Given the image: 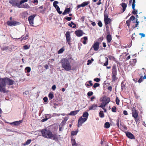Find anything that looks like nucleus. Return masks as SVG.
Wrapping results in <instances>:
<instances>
[{
  "label": "nucleus",
  "mask_w": 146,
  "mask_h": 146,
  "mask_svg": "<svg viewBox=\"0 0 146 146\" xmlns=\"http://www.w3.org/2000/svg\"><path fill=\"white\" fill-rule=\"evenodd\" d=\"M71 60L67 58H63L60 61L62 67L66 71H69L72 70Z\"/></svg>",
  "instance_id": "f257e3e1"
},
{
  "label": "nucleus",
  "mask_w": 146,
  "mask_h": 146,
  "mask_svg": "<svg viewBox=\"0 0 146 146\" xmlns=\"http://www.w3.org/2000/svg\"><path fill=\"white\" fill-rule=\"evenodd\" d=\"M42 135L46 138L55 140L56 137V135L52 134L50 129L46 128L42 129L41 131Z\"/></svg>",
  "instance_id": "f03ea898"
},
{
  "label": "nucleus",
  "mask_w": 146,
  "mask_h": 146,
  "mask_svg": "<svg viewBox=\"0 0 146 146\" xmlns=\"http://www.w3.org/2000/svg\"><path fill=\"white\" fill-rule=\"evenodd\" d=\"M14 81L7 77L0 78V85L3 87L5 88L6 84L9 86L11 85L14 84Z\"/></svg>",
  "instance_id": "7ed1b4c3"
},
{
  "label": "nucleus",
  "mask_w": 146,
  "mask_h": 146,
  "mask_svg": "<svg viewBox=\"0 0 146 146\" xmlns=\"http://www.w3.org/2000/svg\"><path fill=\"white\" fill-rule=\"evenodd\" d=\"M117 75V66L115 64H114L113 66L111 73L112 82H115L116 80L117 79L116 77Z\"/></svg>",
  "instance_id": "20e7f679"
},
{
  "label": "nucleus",
  "mask_w": 146,
  "mask_h": 146,
  "mask_svg": "<svg viewBox=\"0 0 146 146\" xmlns=\"http://www.w3.org/2000/svg\"><path fill=\"white\" fill-rule=\"evenodd\" d=\"M104 21L106 25L111 24L112 21L111 19L108 17V15L107 14L104 13Z\"/></svg>",
  "instance_id": "39448f33"
},
{
  "label": "nucleus",
  "mask_w": 146,
  "mask_h": 146,
  "mask_svg": "<svg viewBox=\"0 0 146 146\" xmlns=\"http://www.w3.org/2000/svg\"><path fill=\"white\" fill-rule=\"evenodd\" d=\"M65 36L66 38V41L69 46L71 45V37L69 31L66 32L65 34Z\"/></svg>",
  "instance_id": "423d86ee"
},
{
  "label": "nucleus",
  "mask_w": 146,
  "mask_h": 146,
  "mask_svg": "<svg viewBox=\"0 0 146 146\" xmlns=\"http://www.w3.org/2000/svg\"><path fill=\"white\" fill-rule=\"evenodd\" d=\"M9 3L14 6H17L19 8H20L19 5V0H10Z\"/></svg>",
  "instance_id": "0eeeda50"
},
{
  "label": "nucleus",
  "mask_w": 146,
  "mask_h": 146,
  "mask_svg": "<svg viewBox=\"0 0 146 146\" xmlns=\"http://www.w3.org/2000/svg\"><path fill=\"white\" fill-rule=\"evenodd\" d=\"M132 116L134 118H137L138 116V111L136 110L135 108L133 107L131 109Z\"/></svg>",
  "instance_id": "6e6552de"
},
{
  "label": "nucleus",
  "mask_w": 146,
  "mask_h": 146,
  "mask_svg": "<svg viewBox=\"0 0 146 146\" xmlns=\"http://www.w3.org/2000/svg\"><path fill=\"white\" fill-rule=\"evenodd\" d=\"M87 120V118H83L82 117H80L78 120V127L81 126L83 123L86 121Z\"/></svg>",
  "instance_id": "1a4fd4ad"
},
{
  "label": "nucleus",
  "mask_w": 146,
  "mask_h": 146,
  "mask_svg": "<svg viewBox=\"0 0 146 146\" xmlns=\"http://www.w3.org/2000/svg\"><path fill=\"white\" fill-rule=\"evenodd\" d=\"M100 43L98 42H95L94 43L92 47L90 49L91 50L92 48H93L95 51H97L99 48Z\"/></svg>",
  "instance_id": "9d476101"
},
{
  "label": "nucleus",
  "mask_w": 146,
  "mask_h": 146,
  "mask_svg": "<svg viewBox=\"0 0 146 146\" xmlns=\"http://www.w3.org/2000/svg\"><path fill=\"white\" fill-rule=\"evenodd\" d=\"M36 16L35 14L29 17L28 20L29 21V24L33 26V21L34 18Z\"/></svg>",
  "instance_id": "9b49d317"
},
{
  "label": "nucleus",
  "mask_w": 146,
  "mask_h": 146,
  "mask_svg": "<svg viewBox=\"0 0 146 146\" xmlns=\"http://www.w3.org/2000/svg\"><path fill=\"white\" fill-rule=\"evenodd\" d=\"M20 23L19 22H17L15 21H8L7 22V25L9 26H16L17 25H19Z\"/></svg>",
  "instance_id": "f8f14e48"
},
{
  "label": "nucleus",
  "mask_w": 146,
  "mask_h": 146,
  "mask_svg": "<svg viewBox=\"0 0 146 146\" xmlns=\"http://www.w3.org/2000/svg\"><path fill=\"white\" fill-rule=\"evenodd\" d=\"M102 101L107 105L110 101V98L106 96H104L102 98Z\"/></svg>",
  "instance_id": "ddd939ff"
},
{
  "label": "nucleus",
  "mask_w": 146,
  "mask_h": 146,
  "mask_svg": "<svg viewBox=\"0 0 146 146\" xmlns=\"http://www.w3.org/2000/svg\"><path fill=\"white\" fill-rule=\"evenodd\" d=\"M106 39L107 40V42L108 46H110L109 43L111 42L112 40V36L110 34L109 32H108V34L106 36Z\"/></svg>",
  "instance_id": "4468645a"
},
{
  "label": "nucleus",
  "mask_w": 146,
  "mask_h": 146,
  "mask_svg": "<svg viewBox=\"0 0 146 146\" xmlns=\"http://www.w3.org/2000/svg\"><path fill=\"white\" fill-rule=\"evenodd\" d=\"M83 31L81 30H77L74 32L75 34L78 37H80L83 35Z\"/></svg>",
  "instance_id": "2eb2a0df"
},
{
  "label": "nucleus",
  "mask_w": 146,
  "mask_h": 146,
  "mask_svg": "<svg viewBox=\"0 0 146 146\" xmlns=\"http://www.w3.org/2000/svg\"><path fill=\"white\" fill-rule=\"evenodd\" d=\"M127 137L131 139H135L134 136L130 132H125Z\"/></svg>",
  "instance_id": "dca6fc26"
},
{
  "label": "nucleus",
  "mask_w": 146,
  "mask_h": 146,
  "mask_svg": "<svg viewBox=\"0 0 146 146\" xmlns=\"http://www.w3.org/2000/svg\"><path fill=\"white\" fill-rule=\"evenodd\" d=\"M137 60L135 59H131L130 60L129 64L132 66H134L136 63Z\"/></svg>",
  "instance_id": "f3484780"
},
{
  "label": "nucleus",
  "mask_w": 146,
  "mask_h": 146,
  "mask_svg": "<svg viewBox=\"0 0 146 146\" xmlns=\"http://www.w3.org/2000/svg\"><path fill=\"white\" fill-rule=\"evenodd\" d=\"M79 111V110H77L74 111H71L70 112L69 114V115L72 116H74L78 113Z\"/></svg>",
  "instance_id": "a211bd4d"
},
{
  "label": "nucleus",
  "mask_w": 146,
  "mask_h": 146,
  "mask_svg": "<svg viewBox=\"0 0 146 146\" xmlns=\"http://www.w3.org/2000/svg\"><path fill=\"white\" fill-rule=\"evenodd\" d=\"M97 107V105L95 104H94L91 106H90L89 108V110H95L96 109V107Z\"/></svg>",
  "instance_id": "6ab92c4d"
},
{
  "label": "nucleus",
  "mask_w": 146,
  "mask_h": 146,
  "mask_svg": "<svg viewBox=\"0 0 146 146\" xmlns=\"http://www.w3.org/2000/svg\"><path fill=\"white\" fill-rule=\"evenodd\" d=\"M121 6L122 7L123 9V12H124L126 8L127 7V4L125 3H123L121 4Z\"/></svg>",
  "instance_id": "aec40b11"
},
{
  "label": "nucleus",
  "mask_w": 146,
  "mask_h": 146,
  "mask_svg": "<svg viewBox=\"0 0 146 146\" xmlns=\"http://www.w3.org/2000/svg\"><path fill=\"white\" fill-rule=\"evenodd\" d=\"M70 11V8H68L66 9L64 12L62 13L63 15H65L67 13H69Z\"/></svg>",
  "instance_id": "412c9836"
},
{
  "label": "nucleus",
  "mask_w": 146,
  "mask_h": 146,
  "mask_svg": "<svg viewBox=\"0 0 146 146\" xmlns=\"http://www.w3.org/2000/svg\"><path fill=\"white\" fill-rule=\"evenodd\" d=\"M137 20V19H136V22L135 23V24H133V25H132V28L133 29H134L136 27H137L138 25L139 24V22Z\"/></svg>",
  "instance_id": "4be33fe9"
},
{
  "label": "nucleus",
  "mask_w": 146,
  "mask_h": 146,
  "mask_svg": "<svg viewBox=\"0 0 146 146\" xmlns=\"http://www.w3.org/2000/svg\"><path fill=\"white\" fill-rule=\"evenodd\" d=\"M121 86L122 90H125L126 89V86L123 81L122 82Z\"/></svg>",
  "instance_id": "5701e85b"
},
{
  "label": "nucleus",
  "mask_w": 146,
  "mask_h": 146,
  "mask_svg": "<svg viewBox=\"0 0 146 146\" xmlns=\"http://www.w3.org/2000/svg\"><path fill=\"white\" fill-rule=\"evenodd\" d=\"M110 126V124L108 122L105 123L104 125V127L106 129L109 128Z\"/></svg>",
  "instance_id": "b1692460"
},
{
  "label": "nucleus",
  "mask_w": 146,
  "mask_h": 146,
  "mask_svg": "<svg viewBox=\"0 0 146 146\" xmlns=\"http://www.w3.org/2000/svg\"><path fill=\"white\" fill-rule=\"evenodd\" d=\"M71 143L72 145L74 146L75 145L77 146L78 145V144L76 143V141L75 139H71Z\"/></svg>",
  "instance_id": "393cba45"
},
{
  "label": "nucleus",
  "mask_w": 146,
  "mask_h": 146,
  "mask_svg": "<svg viewBox=\"0 0 146 146\" xmlns=\"http://www.w3.org/2000/svg\"><path fill=\"white\" fill-rule=\"evenodd\" d=\"M68 119V117H66L64 118V119L63 120L62 122L61 123L62 124V125H65L66 121Z\"/></svg>",
  "instance_id": "a878e982"
},
{
  "label": "nucleus",
  "mask_w": 146,
  "mask_h": 146,
  "mask_svg": "<svg viewBox=\"0 0 146 146\" xmlns=\"http://www.w3.org/2000/svg\"><path fill=\"white\" fill-rule=\"evenodd\" d=\"M99 116L101 118H103L104 117V114L102 111H100L99 113Z\"/></svg>",
  "instance_id": "bb28decb"
},
{
  "label": "nucleus",
  "mask_w": 146,
  "mask_h": 146,
  "mask_svg": "<svg viewBox=\"0 0 146 146\" xmlns=\"http://www.w3.org/2000/svg\"><path fill=\"white\" fill-rule=\"evenodd\" d=\"M31 141V140L30 139L27 140L25 143H23V145L24 146H25L29 144Z\"/></svg>",
  "instance_id": "cd10ccee"
},
{
  "label": "nucleus",
  "mask_w": 146,
  "mask_h": 146,
  "mask_svg": "<svg viewBox=\"0 0 146 146\" xmlns=\"http://www.w3.org/2000/svg\"><path fill=\"white\" fill-rule=\"evenodd\" d=\"M90 3L89 1H85L82 3L81 4L82 6V7H84Z\"/></svg>",
  "instance_id": "c85d7f7f"
},
{
  "label": "nucleus",
  "mask_w": 146,
  "mask_h": 146,
  "mask_svg": "<svg viewBox=\"0 0 146 146\" xmlns=\"http://www.w3.org/2000/svg\"><path fill=\"white\" fill-rule=\"evenodd\" d=\"M106 105L103 102H102L100 105L98 106L100 108H102V109H104L105 108V106Z\"/></svg>",
  "instance_id": "c756f323"
},
{
  "label": "nucleus",
  "mask_w": 146,
  "mask_h": 146,
  "mask_svg": "<svg viewBox=\"0 0 146 146\" xmlns=\"http://www.w3.org/2000/svg\"><path fill=\"white\" fill-rule=\"evenodd\" d=\"M58 2L57 1H55L53 3V6L56 9L59 7L56 4H58Z\"/></svg>",
  "instance_id": "7c9ffc66"
},
{
  "label": "nucleus",
  "mask_w": 146,
  "mask_h": 146,
  "mask_svg": "<svg viewBox=\"0 0 146 146\" xmlns=\"http://www.w3.org/2000/svg\"><path fill=\"white\" fill-rule=\"evenodd\" d=\"M135 17L134 16L132 15L130 17L129 19L131 21H132L133 23H135Z\"/></svg>",
  "instance_id": "2f4dec72"
},
{
  "label": "nucleus",
  "mask_w": 146,
  "mask_h": 146,
  "mask_svg": "<svg viewBox=\"0 0 146 146\" xmlns=\"http://www.w3.org/2000/svg\"><path fill=\"white\" fill-rule=\"evenodd\" d=\"M88 115L89 114L88 112H85L83 113L82 117H84V118H87V119Z\"/></svg>",
  "instance_id": "473e14b6"
},
{
  "label": "nucleus",
  "mask_w": 146,
  "mask_h": 146,
  "mask_svg": "<svg viewBox=\"0 0 146 146\" xmlns=\"http://www.w3.org/2000/svg\"><path fill=\"white\" fill-rule=\"evenodd\" d=\"M108 64V60L106 57H105V62L104 64V66H106Z\"/></svg>",
  "instance_id": "72a5a7b5"
},
{
  "label": "nucleus",
  "mask_w": 146,
  "mask_h": 146,
  "mask_svg": "<svg viewBox=\"0 0 146 146\" xmlns=\"http://www.w3.org/2000/svg\"><path fill=\"white\" fill-rule=\"evenodd\" d=\"M23 36H22L21 37V38H22L21 40V41H22L23 40H25L28 39L29 37V35L28 34H27L25 36L23 37Z\"/></svg>",
  "instance_id": "f704fd0d"
},
{
  "label": "nucleus",
  "mask_w": 146,
  "mask_h": 146,
  "mask_svg": "<svg viewBox=\"0 0 146 146\" xmlns=\"http://www.w3.org/2000/svg\"><path fill=\"white\" fill-rule=\"evenodd\" d=\"M84 39L83 41H82V43L84 44H86V41L88 40L86 36H84L83 37Z\"/></svg>",
  "instance_id": "c9c22d12"
},
{
  "label": "nucleus",
  "mask_w": 146,
  "mask_h": 146,
  "mask_svg": "<svg viewBox=\"0 0 146 146\" xmlns=\"http://www.w3.org/2000/svg\"><path fill=\"white\" fill-rule=\"evenodd\" d=\"M48 96L50 100L53 99L54 98V95L51 92L49 93Z\"/></svg>",
  "instance_id": "e433bc0d"
},
{
  "label": "nucleus",
  "mask_w": 146,
  "mask_h": 146,
  "mask_svg": "<svg viewBox=\"0 0 146 146\" xmlns=\"http://www.w3.org/2000/svg\"><path fill=\"white\" fill-rule=\"evenodd\" d=\"M21 7V8H28L30 7L29 5L26 3L23 5Z\"/></svg>",
  "instance_id": "4c0bfd02"
},
{
  "label": "nucleus",
  "mask_w": 146,
  "mask_h": 146,
  "mask_svg": "<svg viewBox=\"0 0 146 146\" xmlns=\"http://www.w3.org/2000/svg\"><path fill=\"white\" fill-rule=\"evenodd\" d=\"M15 121L14 122H13V123H11V124L14 125H18L20 124V121Z\"/></svg>",
  "instance_id": "58836bf2"
},
{
  "label": "nucleus",
  "mask_w": 146,
  "mask_h": 146,
  "mask_svg": "<svg viewBox=\"0 0 146 146\" xmlns=\"http://www.w3.org/2000/svg\"><path fill=\"white\" fill-rule=\"evenodd\" d=\"M25 72L29 73L31 71V68L30 67H27L25 68Z\"/></svg>",
  "instance_id": "ea45409f"
},
{
  "label": "nucleus",
  "mask_w": 146,
  "mask_h": 146,
  "mask_svg": "<svg viewBox=\"0 0 146 146\" xmlns=\"http://www.w3.org/2000/svg\"><path fill=\"white\" fill-rule=\"evenodd\" d=\"M119 102H120V100H119V99L118 97L117 96H116V99H115V102H116V104L118 105H119Z\"/></svg>",
  "instance_id": "a19ab883"
},
{
  "label": "nucleus",
  "mask_w": 146,
  "mask_h": 146,
  "mask_svg": "<svg viewBox=\"0 0 146 146\" xmlns=\"http://www.w3.org/2000/svg\"><path fill=\"white\" fill-rule=\"evenodd\" d=\"M3 92L4 93H5L6 92L5 88H3L0 85V92Z\"/></svg>",
  "instance_id": "79ce46f5"
},
{
  "label": "nucleus",
  "mask_w": 146,
  "mask_h": 146,
  "mask_svg": "<svg viewBox=\"0 0 146 146\" xmlns=\"http://www.w3.org/2000/svg\"><path fill=\"white\" fill-rule=\"evenodd\" d=\"M64 49L63 48H61L58 51V54H61L62 53L63 51H64Z\"/></svg>",
  "instance_id": "37998d69"
},
{
  "label": "nucleus",
  "mask_w": 146,
  "mask_h": 146,
  "mask_svg": "<svg viewBox=\"0 0 146 146\" xmlns=\"http://www.w3.org/2000/svg\"><path fill=\"white\" fill-rule=\"evenodd\" d=\"M132 8L133 9V11L132 12V13L134 15H135L137 14V11L135 9V8H133V7H132Z\"/></svg>",
  "instance_id": "c03bdc74"
},
{
  "label": "nucleus",
  "mask_w": 146,
  "mask_h": 146,
  "mask_svg": "<svg viewBox=\"0 0 146 146\" xmlns=\"http://www.w3.org/2000/svg\"><path fill=\"white\" fill-rule=\"evenodd\" d=\"M131 22V21L129 19L126 21V23L128 27H129L130 26V24Z\"/></svg>",
  "instance_id": "a18cd8bd"
},
{
  "label": "nucleus",
  "mask_w": 146,
  "mask_h": 146,
  "mask_svg": "<svg viewBox=\"0 0 146 146\" xmlns=\"http://www.w3.org/2000/svg\"><path fill=\"white\" fill-rule=\"evenodd\" d=\"M117 109V108L115 106H113L111 108V111L113 112H116V110Z\"/></svg>",
  "instance_id": "49530a36"
},
{
  "label": "nucleus",
  "mask_w": 146,
  "mask_h": 146,
  "mask_svg": "<svg viewBox=\"0 0 146 146\" xmlns=\"http://www.w3.org/2000/svg\"><path fill=\"white\" fill-rule=\"evenodd\" d=\"M30 47V45L29 46H28L27 45H25L23 46V48L24 50H27Z\"/></svg>",
  "instance_id": "de8ad7c7"
},
{
  "label": "nucleus",
  "mask_w": 146,
  "mask_h": 146,
  "mask_svg": "<svg viewBox=\"0 0 146 146\" xmlns=\"http://www.w3.org/2000/svg\"><path fill=\"white\" fill-rule=\"evenodd\" d=\"M25 3L24 1V0H22L19 1V7H20V8H21V5L24 3Z\"/></svg>",
  "instance_id": "09e8293b"
},
{
  "label": "nucleus",
  "mask_w": 146,
  "mask_h": 146,
  "mask_svg": "<svg viewBox=\"0 0 146 146\" xmlns=\"http://www.w3.org/2000/svg\"><path fill=\"white\" fill-rule=\"evenodd\" d=\"M100 85V84L99 83H95V84L94 85L93 87L94 88H96L97 87L99 86Z\"/></svg>",
  "instance_id": "8fccbe9b"
},
{
  "label": "nucleus",
  "mask_w": 146,
  "mask_h": 146,
  "mask_svg": "<svg viewBox=\"0 0 146 146\" xmlns=\"http://www.w3.org/2000/svg\"><path fill=\"white\" fill-rule=\"evenodd\" d=\"M56 10L58 13L59 14H61L62 13V11H60V8L59 7L56 8Z\"/></svg>",
  "instance_id": "3c124183"
},
{
  "label": "nucleus",
  "mask_w": 146,
  "mask_h": 146,
  "mask_svg": "<svg viewBox=\"0 0 146 146\" xmlns=\"http://www.w3.org/2000/svg\"><path fill=\"white\" fill-rule=\"evenodd\" d=\"M135 0H133V3L132 5V7H133L134 8L135 7Z\"/></svg>",
  "instance_id": "603ef678"
},
{
  "label": "nucleus",
  "mask_w": 146,
  "mask_h": 146,
  "mask_svg": "<svg viewBox=\"0 0 146 146\" xmlns=\"http://www.w3.org/2000/svg\"><path fill=\"white\" fill-rule=\"evenodd\" d=\"M92 92H89L87 93V95L89 96H91L93 94Z\"/></svg>",
  "instance_id": "864d4df0"
},
{
  "label": "nucleus",
  "mask_w": 146,
  "mask_h": 146,
  "mask_svg": "<svg viewBox=\"0 0 146 146\" xmlns=\"http://www.w3.org/2000/svg\"><path fill=\"white\" fill-rule=\"evenodd\" d=\"M98 24V25L100 27H101L102 26V24L101 21H99Z\"/></svg>",
  "instance_id": "5fc2aeb1"
},
{
  "label": "nucleus",
  "mask_w": 146,
  "mask_h": 146,
  "mask_svg": "<svg viewBox=\"0 0 146 146\" xmlns=\"http://www.w3.org/2000/svg\"><path fill=\"white\" fill-rule=\"evenodd\" d=\"M143 77H141L139 79V80L138 81V82L139 83H141L142 81L143 80Z\"/></svg>",
  "instance_id": "6e6d98bb"
},
{
  "label": "nucleus",
  "mask_w": 146,
  "mask_h": 146,
  "mask_svg": "<svg viewBox=\"0 0 146 146\" xmlns=\"http://www.w3.org/2000/svg\"><path fill=\"white\" fill-rule=\"evenodd\" d=\"M65 19L66 20L68 21H70L72 19V18L71 17H66Z\"/></svg>",
  "instance_id": "4d7b16f0"
},
{
  "label": "nucleus",
  "mask_w": 146,
  "mask_h": 146,
  "mask_svg": "<svg viewBox=\"0 0 146 146\" xmlns=\"http://www.w3.org/2000/svg\"><path fill=\"white\" fill-rule=\"evenodd\" d=\"M94 80L97 82H99L100 80V79L99 78H95L94 79Z\"/></svg>",
  "instance_id": "13d9d810"
},
{
  "label": "nucleus",
  "mask_w": 146,
  "mask_h": 146,
  "mask_svg": "<svg viewBox=\"0 0 146 146\" xmlns=\"http://www.w3.org/2000/svg\"><path fill=\"white\" fill-rule=\"evenodd\" d=\"M77 133V132L76 131H72L71 132V135H76Z\"/></svg>",
  "instance_id": "bf43d9fd"
},
{
  "label": "nucleus",
  "mask_w": 146,
  "mask_h": 146,
  "mask_svg": "<svg viewBox=\"0 0 146 146\" xmlns=\"http://www.w3.org/2000/svg\"><path fill=\"white\" fill-rule=\"evenodd\" d=\"M43 100L44 102H46L48 100V98L46 97H44L43 99Z\"/></svg>",
  "instance_id": "052dcab7"
},
{
  "label": "nucleus",
  "mask_w": 146,
  "mask_h": 146,
  "mask_svg": "<svg viewBox=\"0 0 146 146\" xmlns=\"http://www.w3.org/2000/svg\"><path fill=\"white\" fill-rule=\"evenodd\" d=\"M119 120H120V119L118 118L117 120V125L118 127H119Z\"/></svg>",
  "instance_id": "680f3d73"
},
{
  "label": "nucleus",
  "mask_w": 146,
  "mask_h": 146,
  "mask_svg": "<svg viewBox=\"0 0 146 146\" xmlns=\"http://www.w3.org/2000/svg\"><path fill=\"white\" fill-rule=\"evenodd\" d=\"M71 23L72 24V25H73V27H72L73 28H75L76 27V25L73 22L71 21Z\"/></svg>",
  "instance_id": "e2e57ef3"
},
{
  "label": "nucleus",
  "mask_w": 146,
  "mask_h": 146,
  "mask_svg": "<svg viewBox=\"0 0 146 146\" xmlns=\"http://www.w3.org/2000/svg\"><path fill=\"white\" fill-rule=\"evenodd\" d=\"M8 46H5L3 48L1 49L2 50H7L8 49Z\"/></svg>",
  "instance_id": "0e129e2a"
},
{
  "label": "nucleus",
  "mask_w": 146,
  "mask_h": 146,
  "mask_svg": "<svg viewBox=\"0 0 146 146\" xmlns=\"http://www.w3.org/2000/svg\"><path fill=\"white\" fill-rule=\"evenodd\" d=\"M108 89L110 92H111L112 90V88L111 86H109L107 88Z\"/></svg>",
  "instance_id": "69168bd1"
},
{
  "label": "nucleus",
  "mask_w": 146,
  "mask_h": 146,
  "mask_svg": "<svg viewBox=\"0 0 146 146\" xmlns=\"http://www.w3.org/2000/svg\"><path fill=\"white\" fill-rule=\"evenodd\" d=\"M134 119L136 123H139L140 120L139 119L137 118H134Z\"/></svg>",
  "instance_id": "338daca9"
},
{
  "label": "nucleus",
  "mask_w": 146,
  "mask_h": 146,
  "mask_svg": "<svg viewBox=\"0 0 146 146\" xmlns=\"http://www.w3.org/2000/svg\"><path fill=\"white\" fill-rule=\"evenodd\" d=\"M139 34L141 36V38L145 37V34L143 33H140Z\"/></svg>",
  "instance_id": "774afa93"
}]
</instances>
